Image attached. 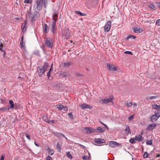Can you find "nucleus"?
<instances>
[{"label": "nucleus", "instance_id": "nucleus-1", "mask_svg": "<svg viewBox=\"0 0 160 160\" xmlns=\"http://www.w3.org/2000/svg\"><path fill=\"white\" fill-rule=\"evenodd\" d=\"M47 1L46 0H36L34 2V6L38 10H40L43 6L45 8L47 7Z\"/></svg>", "mask_w": 160, "mask_h": 160}, {"label": "nucleus", "instance_id": "nucleus-2", "mask_svg": "<svg viewBox=\"0 0 160 160\" xmlns=\"http://www.w3.org/2000/svg\"><path fill=\"white\" fill-rule=\"evenodd\" d=\"M152 106L153 109H156L155 111V114L159 117H160V105H158L156 104H154Z\"/></svg>", "mask_w": 160, "mask_h": 160}, {"label": "nucleus", "instance_id": "nucleus-3", "mask_svg": "<svg viewBox=\"0 0 160 160\" xmlns=\"http://www.w3.org/2000/svg\"><path fill=\"white\" fill-rule=\"evenodd\" d=\"M45 44L48 47L51 48L53 46L52 39L50 38H47Z\"/></svg>", "mask_w": 160, "mask_h": 160}, {"label": "nucleus", "instance_id": "nucleus-4", "mask_svg": "<svg viewBox=\"0 0 160 160\" xmlns=\"http://www.w3.org/2000/svg\"><path fill=\"white\" fill-rule=\"evenodd\" d=\"M111 25V21H108L106 24L104 28V30L105 32H108L110 30Z\"/></svg>", "mask_w": 160, "mask_h": 160}, {"label": "nucleus", "instance_id": "nucleus-5", "mask_svg": "<svg viewBox=\"0 0 160 160\" xmlns=\"http://www.w3.org/2000/svg\"><path fill=\"white\" fill-rule=\"evenodd\" d=\"M56 23L55 22H52L51 24H49V29L53 33H54V30L56 29Z\"/></svg>", "mask_w": 160, "mask_h": 160}, {"label": "nucleus", "instance_id": "nucleus-6", "mask_svg": "<svg viewBox=\"0 0 160 160\" xmlns=\"http://www.w3.org/2000/svg\"><path fill=\"white\" fill-rule=\"evenodd\" d=\"M39 16V14L38 12L35 11L34 12V16L31 18V20L32 21H35L37 19Z\"/></svg>", "mask_w": 160, "mask_h": 160}, {"label": "nucleus", "instance_id": "nucleus-7", "mask_svg": "<svg viewBox=\"0 0 160 160\" xmlns=\"http://www.w3.org/2000/svg\"><path fill=\"white\" fill-rule=\"evenodd\" d=\"M107 68L111 71H116L117 70V68L114 65L107 64Z\"/></svg>", "mask_w": 160, "mask_h": 160}, {"label": "nucleus", "instance_id": "nucleus-8", "mask_svg": "<svg viewBox=\"0 0 160 160\" xmlns=\"http://www.w3.org/2000/svg\"><path fill=\"white\" fill-rule=\"evenodd\" d=\"M85 129L86 131V133L90 134L92 132H95L96 130L95 129L92 128L90 127L85 128Z\"/></svg>", "mask_w": 160, "mask_h": 160}, {"label": "nucleus", "instance_id": "nucleus-9", "mask_svg": "<svg viewBox=\"0 0 160 160\" xmlns=\"http://www.w3.org/2000/svg\"><path fill=\"white\" fill-rule=\"evenodd\" d=\"M81 107L82 109H92V107L90 105H88L85 103L82 104L81 105Z\"/></svg>", "mask_w": 160, "mask_h": 160}, {"label": "nucleus", "instance_id": "nucleus-10", "mask_svg": "<svg viewBox=\"0 0 160 160\" xmlns=\"http://www.w3.org/2000/svg\"><path fill=\"white\" fill-rule=\"evenodd\" d=\"M133 32L135 33H140L142 32L143 30L142 28L138 27H134L133 28Z\"/></svg>", "mask_w": 160, "mask_h": 160}, {"label": "nucleus", "instance_id": "nucleus-11", "mask_svg": "<svg viewBox=\"0 0 160 160\" xmlns=\"http://www.w3.org/2000/svg\"><path fill=\"white\" fill-rule=\"evenodd\" d=\"M119 145V143L114 141H110L109 143V146L112 148L116 147Z\"/></svg>", "mask_w": 160, "mask_h": 160}, {"label": "nucleus", "instance_id": "nucleus-12", "mask_svg": "<svg viewBox=\"0 0 160 160\" xmlns=\"http://www.w3.org/2000/svg\"><path fill=\"white\" fill-rule=\"evenodd\" d=\"M156 127V125L155 123L150 124L148 126L147 129L148 130H152L155 128Z\"/></svg>", "mask_w": 160, "mask_h": 160}, {"label": "nucleus", "instance_id": "nucleus-13", "mask_svg": "<svg viewBox=\"0 0 160 160\" xmlns=\"http://www.w3.org/2000/svg\"><path fill=\"white\" fill-rule=\"evenodd\" d=\"M102 102L104 104L108 103L112 101V98H107L101 100Z\"/></svg>", "mask_w": 160, "mask_h": 160}, {"label": "nucleus", "instance_id": "nucleus-14", "mask_svg": "<svg viewBox=\"0 0 160 160\" xmlns=\"http://www.w3.org/2000/svg\"><path fill=\"white\" fill-rule=\"evenodd\" d=\"M94 141L95 142L98 144L104 143L105 142V141L104 139L99 138L95 139Z\"/></svg>", "mask_w": 160, "mask_h": 160}, {"label": "nucleus", "instance_id": "nucleus-15", "mask_svg": "<svg viewBox=\"0 0 160 160\" xmlns=\"http://www.w3.org/2000/svg\"><path fill=\"white\" fill-rule=\"evenodd\" d=\"M105 130V128L104 127H98L96 130L97 131V132L101 133L104 132Z\"/></svg>", "mask_w": 160, "mask_h": 160}, {"label": "nucleus", "instance_id": "nucleus-16", "mask_svg": "<svg viewBox=\"0 0 160 160\" xmlns=\"http://www.w3.org/2000/svg\"><path fill=\"white\" fill-rule=\"evenodd\" d=\"M27 22H25L22 24L21 28L22 29V31L23 32H25L26 29L27 28Z\"/></svg>", "mask_w": 160, "mask_h": 160}, {"label": "nucleus", "instance_id": "nucleus-17", "mask_svg": "<svg viewBox=\"0 0 160 160\" xmlns=\"http://www.w3.org/2000/svg\"><path fill=\"white\" fill-rule=\"evenodd\" d=\"M48 26L46 24H44V26L43 28V32L44 33H47L49 31Z\"/></svg>", "mask_w": 160, "mask_h": 160}, {"label": "nucleus", "instance_id": "nucleus-18", "mask_svg": "<svg viewBox=\"0 0 160 160\" xmlns=\"http://www.w3.org/2000/svg\"><path fill=\"white\" fill-rule=\"evenodd\" d=\"M143 139L142 134L138 135V136H136L135 137V140L139 142L142 141Z\"/></svg>", "mask_w": 160, "mask_h": 160}, {"label": "nucleus", "instance_id": "nucleus-19", "mask_svg": "<svg viewBox=\"0 0 160 160\" xmlns=\"http://www.w3.org/2000/svg\"><path fill=\"white\" fill-rule=\"evenodd\" d=\"M46 149L49 154L50 155H53L54 152L53 149H51L48 147H47Z\"/></svg>", "mask_w": 160, "mask_h": 160}, {"label": "nucleus", "instance_id": "nucleus-20", "mask_svg": "<svg viewBox=\"0 0 160 160\" xmlns=\"http://www.w3.org/2000/svg\"><path fill=\"white\" fill-rule=\"evenodd\" d=\"M45 72V71H44V70L42 68H39V70H38V72L39 76L41 77L42 75L44 74Z\"/></svg>", "mask_w": 160, "mask_h": 160}, {"label": "nucleus", "instance_id": "nucleus-21", "mask_svg": "<svg viewBox=\"0 0 160 160\" xmlns=\"http://www.w3.org/2000/svg\"><path fill=\"white\" fill-rule=\"evenodd\" d=\"M159 118L158 116H156V114L153 115L150 118V119L152 122L156 121L158 118Z\"/></svg>", "mask_w": 160, "mask_h": 160}, {"label": "nucleus", "instance_id": "nucleus-22", "mask_svg": "<svg viewBox=\"0 0 160 160\" xmlns=\"http://www.w3.org/2000/svg\"><path fill=\"white\" fill-rule=\"evenodd\" d=\"M58 19V14L56 13H54L53 16V20L54 21L53 22H55V23H56V22L57 20Z\"/></svg>", "mask_w": 160, "mask_h": 160}, {"label": "nucleus", "instance_id": "nucleus-23", "mask_svg": "<svg viewBox=\"0 0 160 160\" xmlns=\"http://www.w3.org/2000/svg\"><path fill=\"white\" fill-rule=\"evenodd\" d=\"M48 66V63L45 62L44 63V65L42 68L44 70V71L46 72L47 71Z\"/></svg>", "mask_w": 160, "mask_h": 160}, {"label": "nucleus", "instance_id": "nucleus-24", "mask_svg": "<svg viewBox=\"0 0 160 160\" xmlns=\"http://www.w3.org/2000/svg\"><path fill=\"white\" fill-rule=\"evenodd\" d=\"M9 104L10 105L9 108L12 109H13L14 107L13 102L12 100H10L9 101Z\"/></svg>", "mask_w": 160, "mask_h": 160}, {"label": "nucleus", "instance_id": "nucleus-25", "mask_svg": "<svg viewBox=\"0 0 160 160\" xmlns=\"http://www.w3.org/2000/svg\"><path fill=\"white\" fill-rule=\"evenodd\" d=\"M158 98L157 96H150L146 98V99L147 100H151L153 99H155Z\"/></svg>", "mask_w": 160, "mask_h": 160}, {"label": "nucleus", "instance_id": "nucleus-26", "mask_svg": "<svg viewBox=\"0 0 160 160\" xmlns=\"http://www.w3.org/2000/svg\"><path fill=\"white\" fill-rule=\"evenodd\" d=\"M125 131L126 132H127V135H128V134H131V132L130 131V128L129 126H127L126 127V129H125Z\"/></svg>", "mask_w": 160, "mask_h": 160}, {"label": "nucleus", "instance_id": "nucleus-27", "mask_svg": "<svg viewBox=\"0 0 160 160\" xmlns=\"http://www.w3.org/2000/svg\"><path fill=\"white\" fill-rule=\"evenodd\" d=\"M136 38V37L135 36H133V35H128L127 37V38H125V40L126 41H127L130 38H132V39H135Z\"/></svg>", "mask_w": 160, "mask_h": 160}, {"label": "nucleus", "instance_id": "nucleus-28", "mask_svg": "<svg viewBox=\"0 0 160 160\" xmlns=\"http://www.w3.org/2000/svg\"><path fill=\"white\" fill-rule=\"evenodd\" d=\"M9 108L8 107H6L0 108V111H8L9 110Z\"/></svg>", "mask_w": 160, "mask_h": 160}, {"label": "nucleus", "instance_id": "nucleus-29", "mask_svg": "<svg viewBox=\"0 0 160 160\" xmlns=\"http://www.w3.org/2000/svg\"><path fill=\"white\" fill-rule=\"evenodd\" d=\"M75 12L76 14L80 15V16H84L86 15V14H83L81 12L79 11H76Z\"/></svg>", "mask_w": 160, "mask_h": 160}, {"label": "nucleus", "instance_id": "nucleus-30", "mask_svg": "<svg viewBox=\"0 0 160 160\" xmlns=\"http://www.w3.org/2000/svg\"><path fill=\"white\" fill-rule=\"evenodd\" d=\"M71 65V63L70 62H67L64 63L63 66L65 67H69Z\"/></svg>", "mask_w": 160, "mask_h": 160}, {"label": "nucleus", "instance_id": "nucleus-31", "mask_svg": "<svg viewBox=\"0 0 160 160\" xmlns=\"http://www.w3.org/2000/svg\"><path fill=\"white\" fill-rule=\"evenodd\" d=\"M53 134L55 136L57 137L58 138H59L60 137L61 133L58 132H53Z\"/></svg>", "mask_w": 160, "mask_h": 160}, {"label": "nucleus", "instance_id": "nucleus-32", "mask_svg": "<svg viewBox=\"0 0 160 160\" xmlns=\"http://www.w3.org/2000/svg\"><path fill=\"white\" fill-rule=\"evenodd\" d=\"M56 146L58 151L59 152H60L61 150V145L60 144H59V142H58L57 143Z\"/></svg>", "mask_w": 160, "mask_h": 160}, {"label": "nucleus", "instance_id": "nucleus-33", "mask_svg": "<svg viewBox=\"0 0 160 160\" xmlns=\"http://www.w3.org/2000/svg\"><path fill=\"white\" fill-rule=\"evenodd\" d=\"M146 144L148 145H152V140H150L147 141L146 142Z\"/></svg>", "mask_w": 160, "mask_h": 160}, {"label": "nucleus", "instance_id": "nucleus-34", "mask_svg": "<svg viewBox=\"0 0 160 160\" xmlns=\"http://www.w3.org/2000/svg\"><path fill=\"white\" fill-rule=\"evenodd\" d=\"M32 0H24V2L25 3L31 4L32 2Z\"/></svg>", "mask_w": 160, "mask_h": 160}, {"label": "nucleus", "instance_id": "nucleus-35", "mask_svg": "<svg viewBox=\"0 0 160 160\" xmlns=\"http://www.w3.org/2000/svg\"><path fill=\"white\" fill-rule=\"evenodd\" d=\"M135 139H134V138H131L129 140V142L131 144H134L135 143Z\"/></svg>", "mask_w": 160, "mask_h": 160}, {"label": "nucleus", "instance_id": "nucleus-36", "mask_svg": "<svg viewBox=\"0 0 160 160\" xmlns=\"http://www.w3.org/2000/svg\"><path fill=\"white\" fill-rule=\"evenodd\" d=\"M149 8L152 9H154L155 8V5L153 4H151L149 5Z\"/></svg>", "mask_w": 160, "mask_h": 160}, {"label": "nucleus", "instance_id": "nucleus-37", "mask_svg": "<svg viewBox=\"0 0 160 160\" xmlns=\"http://www.w3.org/2000/svg\"><path fill=\"white\" fill-rule=\"evenodd\" d=\"M66 155L69 158H72V156L71 154L69 152H68L66 153Z\"/></svg>", "mask_w": 160, "mask_h": 160}, {"label": "nucleus", "instance_id": "nucleus-38", "mask_svg": "<svg viewBox=\"0 0 160 160\" xmlns=\"http://www.w3.org/2000/svg\"><path fill=\"white\" fill-rule=\"evenodd\" d=\"M43 119L44 121L48 123L49 121V120L47 116H44L43 118Z\"/></svg>", "mask_w": 160, "mask_h": 160}, {"label": "nucleus", "instance_id": "nucleus-39", "mask_svg": "<svg viewBox=\"0 0 160 160\" xmlns=\"http://www.w3.org/2000/svg\"><path fill=\"white\" fill-rule=\"evenodd\" d=\"M46 160H52V158L49 155H48L45 158Z\"/></svg>", "mask_w": 160, "mask_h": 160}, {"label": "nucleus", "instance_id": "nucleus-40", "mask_svg": "<svg viewBox=\"0 0 160 160\" xmlns=\"http://www.w3.org/2000/svg\"><path fill=\"white\" fill-rule=\"evenodd\" d=\"M148 154L147 152H144V154L143 155V157L144 158H146L148 157Z\"/></svg>", "mask_w": 160, "mask_h": 160}, {"label": "nucleus", "instance_id": "nucleus-41", "mask_svg": "<svg viewBox=\"0 0 160 160\" xmlns=\"http://www.w3.org/2000/svg\"><path fill=\"white\" fill-rule=\"evenodd\" d=\"M3 48V45L2 43H1L0 45V50L2 52H4V53H5V52L4 51L2 50Z\"/></svg>", "mask_w": 160, "mask_h": 160}, {"label": "nucleus", "instance_id": "nucleus-42", "mask_svg": "<svg viewBox=\"0 0 160 160\" xmlns=\"http://www.w3.org/2000/svg\"><path fill=\"white\" fill-rule=\"evenodd\" d=\"M20 44L21 47L22 48H25V45L24 43L23 42H20Z\"/></svg>", "mask_w": 160, "mask_h": 160}, {"label": "nucleus", "instance_id": "nucleus-43", "mask_svg": "<svg viewBox=\"0 0 160 160\" xmlns=\"http://www.w3.org/2000/svg\"><path fill=\"white\" fill-rule=\"evenodd\" d=\"M156 25L158 26H160V19H158L156 21Z\"/></svg>", "mask_w": 160, "mask_h": 160}, {"label": "nucleus", "instance_id": "nucleus-44", "mask_svg": "<svg viewBox=\"0 0 160 160\" xmlns=\"http://www.w3.org/2000/svg\"><path fill=\"white\" fill-rule=\"evenodd\" d=\"M127 105L128 107H131L132 105V103L131 102H127Z\"/></svg>", "mask_w": 160, "mask_h": 160}, {"label": "nucleus", "instance_id": "nucleus-45", "mask_svg": "<svg viewBox=\"0 0 160 160\" xmlns=\"http://www.w3.org/2000/svg\"><path fill=\"white\" fill-rule=\"evenodd\" d=\"M63 107H64V106H63V105H61V104L60 105H59V106L58 109L60 110H62L63 108Z\"/></svg>", "mask_w": 160, "mask_h": 160}, {"label": "nucleus", "instance_id": "nucleus-46", "mask_svg": "<svg viewBox=\"0 0 160 160\" xmlns=\"http://www.w3.org/2000/svg\"><path fill=\"white\" fill-rule=\"evenodd\" d=\"M55 122V121L53 120H52L48 121V123L52 124Z\"/></svg>", "mask_w": 160, "mask_h": 160}, {"label": "nucleus", "instance_id": "nucleus-47", "mask_svg": "<svg viewBox=\"0 0 160 160\" xmlns=\"http://www.w3.org/2000/svg\"><path fill=\"white\" fill-rule=\"evenodd\" d=\"M124 53L126 54H129V55H132V53L130 51H126L124 52Z\"/></svg>", "mask_w": 160, "mask_h": 160}, {"label": "nucleus", "instance_id": "nucleus-48", "mask_svg": "<svg viewBox=\"0 0 160 160\" xmlns=\"http://www.w3.org/2000/svg\"><path fill=\"white\" fill-rule=\"evenodd\" d=\"M68 115L70 117L71 119H72L73 118V115L72 112L68 113Z\"/></svg>", "mask_w": 160, "mask_h": 160}, {"label": "nucleus", "instance_id": "nucleus-49", "mask_svg": "<svg viewBox=\"0 0 160 160\" xmlns=\"http://www.w3.org/2000/svg\"><path fill=\"white\" fill-rule=\"evenodd\" d=\"M62 75L63 77H67L68 76V74H67V73L66 72H64L62 74Z\"/></svg>", "mask_w": 160, "mask_h": 160}, {"label": "nucleus", "instance_id": "nucleus-50", "mask_svg": "<svg viewBox=\"0 0 160 160\" xmlns=\"http://www.w3.org/2000/svg\"><path fill=\"white\" fill-rule=\"evenodd\" d=\"M82 159L83 160H87L88 159V158L87 156H83L82 157Z\"/></svg>", "mask_w": 160, "mask_h": 160}, {"label": "nucleus", "instance_id": "nucleus-51", "mask_svg": "<svg viewBox=\"0 0 160 160\" xmlns=\"http://www.w3.org/2000/svg\"><path fill=\"white\" fill-rule=\"evenodd\" d=\"M52 67H53V64H52L51 66V68H50L48 71H49V72H51V71H53V68Z\"/></svg>", "mask_w": 160, "mask_h": 160}, {"label": "nucleus", "instance_id": "nucleus-52", "mask_svg": "<svg viewBox=\"0 0 160 160\" xmlns=\"http://www.w3.org/2000/svg\"><path fill=\"white\" fill-rule=\"evenodd\" d=\"M133 118H134V117H133V115H131V116H130L128 118L129 120H132L133 119Z\"/></svg>", "mask_w": 160, "mask_h": 160}, {"label": "nucleus", "instance_id": "nucleus-53", "mask_svg": "<svg viewBox=\"0 0 160 160\" xmlns=\"http://www.w3.org/2000/svg\"><path fill=\"white\" fill-rule=\"evenodd\" d=\"M25 135L27 138L29 140H30V138L29 135L27 134H25Z\"/></svg>", "mask_w": 160, "mask_h": 160}, {"label": "nucleus", "instance_id": "nucleus-54", "mask_svg": "<svg viewBox=\"0 0 160 160\" xmlns=\"http://www.w3.org/2000/svg\"><path fill=\"white\" fill-rule=\"evenodd\" d=\"M50 72H49V71H48V72L47 74V76L48 77V78H49V77L50 76V75H51Z\"/></svg>", "mask_w": 160, "mask_h": 160}, {"label": "nucleus", "instance_id": "nucleus-55", "mask_svg": "<svg viewBox=\"0 0 160 160\" xmlns=\"http://www.w3.org/2000/svg\"><path fill=\"white\" fill-rule=\"evenodd\" d=\"M68 110V108L66 107V106H64L63 107V108L62 110H63L64 111H66Z\"/></svg>", "mask_w": 160, "mask_h": 160}, {"label": "nucleus", "instance_id": "nucleus-56", "mask_svg": "<svg viewBox=\"0 0 160 160\" xmlns=\"http://www.w3.org/2000/svg\"><path fill=\"white\" fill-rule=\"evenodd\" d=\"M60 135L62 136L63 137H64V138H65L66 139H67V138L65 137V136L62 133H61V134H60Z\"/></svg>", "mask_w": 160, "mask_h": 160}, {"label": "nucleus", "instance_id": "nucleus-57", "mask_svg": "<svg viewBox=\"0 0 160 160\" xmlns=\"http://www.w3.org/2000/svg\"><path fill=\"white\" fill-rule=\"evenodd\" d=\"M79 145H80V146L82 147L83 148V149H85V147L83 145H82L80 144H79Z\"/></svg>", "mask_w": 160, "mask_h": 160}, {"label": "nucleus", "instance_id": "nucleus-58", "mask_svg": "<svg viewBox=\"0 0 160 160\" xmlns=\"http://www.w3.org/2000/svg\"><path fill=\"white\" fill-rule=\"evenodd\" d=\"M4 157L2 155L1 156L0 160H4Z\"/></svg>", "mask_w": 160, "mask_h": 160}, {"label": "nucleus", "instance_id": "nucleus-59", "mask_svg": "<svg viewBox=\"0 0 160 160\" xmlns=\"http://www.w3.org/2000/svg\"><path fill=\"white\" fill-rule=\"evenodd\" d=\"M36 55L39 56V53L38 51H37L35 53Z\"/></svg>", "mask_w": 160, "mask_h": 160}, {"label": "nucleus", "instance_id": "nucleus-60", "mask_svg": "<svg viewBox=\"0 0 160 160\" xmlns=\"http://www.w3.org/2000/svg\"><path fill=\"white\" fill-rule=\"evenodd\" d=\"M23 36H22L21 38V39L20 42H23Z\"/></svg>", "mask_w": 160, "mask_h": 160}, {"label": "nucleus", "instance_id": "nucleus-61", "mask_svg": "<svg viewBox=\"0 0 160 160\" xmlns=\"http://www.w3.org/2000/svg\"><path fill=\"white\" fill-rule=\"evenodd\" d=\"M103 125L106 127L107 129H108V126L106 124H103Z\"/></svg>", "mask_w": 160, "mask_h": 160}, {"label": "nucleus", "instance_id": "nucleus-62", "mask_svg": "<svg viewBox=\"0 0 160 160\" xmlns=\"http://www.w3.org/2000/svg\"><path fill=\"white\" fill-rule=\"evenodd\" d=\"M34 144L37 147H38L39 146V145L38 144L36 143V142H34Z\"/></svg>", "mask_w": 160, "mask_h": 160}, {"label": "nucleus", "instance_id": "nucleus-63", "mask_svg": "<svg viewBox=\"0 0 160 160\" xmlns=\"http://www.w3.org/2000/svg\"><path fill=\"white\" fill-rule=\"evenodd\" d=\"M1 102L2 103H4V101L2 99H1Z\"/></svg>", "mask_w": 160, "mask_h": 160}, {"label": "nucleus", "instance_id": "nucleus-64", "mask_svg": "<svg viewBox=\"0 0 160 160\" xmlns=\"http://www.w3.org/2000/svg\"><path fill=\"white\" fill-rule=\"evenodd\" d=\"M157 6L158 7V8H160V3H158V4H157Z\"/></svg>", "mask_w": 160, "mask_h": 160}]
</instances>
